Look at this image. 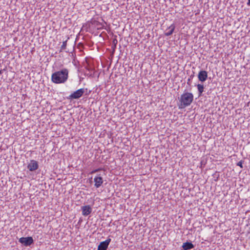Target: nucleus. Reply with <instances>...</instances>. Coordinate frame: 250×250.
Segmentation results:
<instances>
[{
  "instance_id": "nucleus-6",
  "label": "nucleus",
  "mask_w": 250,
  "mask_h": 250,
  "mask_svg": "<svg viewBox=\"0 0 250 250\" xmlns=\"http://www.w3.org/2000/svg\"><path fill=\"white\" fill-rule=\"evenodd\" d=\"M110 242L111 239L107 238L104 241L101 242L98 247V250H106Z\"/></svg>"
},
{
  "instance_id": "nucleus-3",
  "label": "nucleus",
  "mask_w": 250,
  "mask_h": 250,
  "mask_svg": "<svg viewBox=\"0 0 250 250\" xmlns=\"http://www.w3.org/2000/svg\"><path fill=\"white\" fill-rule=\"evenodd\" d=\"M19 242L24 246H28L31 245L33 243V239L31 236L21 237L19 239Z\"/></svg>"
},
{
  "instance_id": "nucleus-11",
  "label": "nucleus",
  "mask_w": 250,
  "mask_h": 250,
  "mask_svg": "<svg viewBox=\"0 0 250 250\" xmlns=\"http://www.w3.org/2000/svg\"><path fill=\"white\" fill-rule=\"evenodd\" d=\"M175 25L174 24H172L170 26H169L168 28V31L165 33V35L167 36H168L172 34L174 29H175Z\"/></svg>"
},
{
  "instance_id": "nucleus-9",
  "label": "nucleus",
  "mask_w": 250,
  "mask_h": 250,
  "mask_svg": "<svg viewBox=\"0 0 250 250\" xmlns=\"http://www.w3.org/2000/svg\"><path fill=\"white\" fill-rule=\"evenodd\" d=\"M198 77L200 81H205L208 77L207 72L206 71H200L198 74Z\"/></svg>"
},
{
  "instance_id": "nucleus-4",
  "label": "nucleus",
  "mask_w": 250,
  "mask_h": 250,
  "mask_svg": "<svg viewBox=\"0 0 250 250\" xmlns=\"http://www.w3.org/2000/svg\"><path fill=\"white\" fill-rule=\"evenodd\" d=\"M84 92V89L80 88V89L76 90V91L74 92L73 93H72L70 95V98L71 99H79V98H80L82 96V95H83Z\"/></svg>"
},
{
  "instance_id": "nucleus-16",
  "label": "nucleus",
  "mask_w": 250,
  "mask_h": 250,
  "mask_svg": "<svg viewBox=\"0 0 250 250\" xmlns=\"http://www.w3.org/2000/svg\"><path fill=\"white\" fill-rule=\"evenodd\" d=\"M99 170H100V169H94L91 172V174L95 173L97 172V171H98Z\"/></svg>"
},
{
  "instance_id": "nucleus-14",
  "label": "nucleus",
  "mask_w": 250,
  "mask_h": 250,
  "mask_svg": "<svg viewBox=\"0 0 250 250\" xmlns=\"http://www.w3.org/2000/svg\"><path fill=\"white\" fill-rule=\"evenodd\" d=\"M66 45H67V41L63 42L62 44L61 47L60 51H62L63 50H64L66 48Z\"/></svg>"
},
{
  "instance_id": "nucleus-18",
  "label": "nucleus",
  "mask_w": 250,
  "mask_h": 250,
  "mask_svg": "<svg viewBox=\"0 0 250 250\" xmlns=\"http://www.w3.org/2000/svg\"><path fill=\"white\" fill-rule=\"evenodd\" d=\"M1 74V71L0 70V75Z\"/></svg>"
},
{
  "instance_id": "nucleus-7",
  "label": "nucleus",
  "mask_w": 250,
  "mask_h": 250,
  "mask_svg": "<svg viewBox=\"0 0 250 250\" xmlns=\"http://www.w3.org/2000/svg\"><path fill=\"white\" fill-rule=\"evenodd\" d=\"M39 167L38 162L35 160H31L27 166L28 169L31 171L36 170Z\"/></svg>"
},
{
  "instance_id": "nucleus-8",
  "label": "nucleus",
  "mask_w": 250,
  "mask_h": 250,
  "mask_svg": "<svg viewBox=\"0 0 250 250\" xmlns=\"http://www.w3.org/2000/svg\"><path fill=\"white\" fill-rule=\"evenodd\" d=\"M82 214L84 216H87L92 212V208L89 205L82 207Z\"/></svg>"
},
{
  "instance_id": "nucleus-15",
  "label": "nucleus",
  "mask_w": 250,
  "mask_h": 250,
  "mask_svg": "<svg viewBox=\"0 0 250 250\" xmlns=\"http://www.w3.org/2000/svg\"><path fill=\"white\" fill-rule=\"evenodd\" d=\"M244 161L242 160H241L239 162L237 163V166L240 167L241 168H243V164Z\"/></svg>"
},
{
  "instance_id": "nucleus-17",
  "label": "nucleus",
  "mask_w": 250,
  "mask_h": 250,
  "mask_svg": "<svg viewBox=\"0 0 250 250\" xmlns=\"http://www.w3.org/2000/svg\"><path fill=\"white\" fill-rule=\"evenodd\" d=\"M247 4L248 6H250V0H248Z\"/></svg>"
},
{
  "instance_id": "nucleus-10",
  "label": "nucleus",
  "mask_w": 250,
  "mask_h": 250,
  "mask_svg": "<svg viewBox=\"0 0 250 250\" xmlns=\"http://www.w3.org/2000/svg\"><path fill=\"white\" fill-rule=\"evenodd\" d=\"M184 250H188L194 248V245L191 242L184 243L182 246Z\"/></svg>"
},
{
  "instance_id": "nucleus-12",
  "label": "nucleus",
  "mask_w": 250,
  "mask_h": 250,
  "mask_svg": "<svg viewBox=\"0 0 250 250\" xmlns=\"http://www.w3.org/2000/svg\"><path fill=\"white\" fill-rule=\"evenodd\" d=\"M197 88L199 93V96H200L203 92L204 91V87L202 84H198L197 85Z\"/></svg>"
},
{
  "instance_id": "nucleus-2",
  "label": "nucleus",
  "mask_w": 250,
  "mask_h": 250,
  "mask_svg": "<svg viewBox=\"0 0 250 250\" xmlns=\"http://www.w3.org/2000/svg\"><path fill=\"white\" fill-rule=\"evenodd\" d=\"M194 99L193 95L190 92H185L183 93L180 98V104L179 108H183L189 105L193 102Z\"/></svg>"
},
{
  "instance_id": "nucleus-1",
  "label": "nucleus",
  "mask_w": 250,
  "mask_h": 250,
  "mask_svg": "<svg viewBox=\"0 0 250 250\" xmlns=\"http://www.w3.org/2000/svg\"><path fill=\"white\" fill-rule=\"evenodd\" d=\"M69 71L67 68H63L52 74L51 81L56 84L63 83L68 78Z\"/></svg>"
},
{
  "instance_id": "nucleus-13",
  "label": "nucleus",
  "mask_w": 250,
  "mask_h": 250,
  "mask_svg": "<svg viewBox=\"0 0 250 250\" xmlns=\"http://www.w3.org/2000/svg\"><path fill=\"white\" fill-rule=\"evenodd\" d=\"M118 43V41L116 39H114L113 40V44L112 45V48L113 50H115V48H116V45Z\"/></svg>"
},
{
  "instance_id": "nucleus-5",
  "label": "nucleus",
  "mask_w": 250,
  "mask_h": 250,
  "mask_svg": "<svg viewBox=\"0 0 250 250\" xmlns=\"http://www.w3.org/2000/svg\"><path fill=\"white\" fill-rule=\"evenodd\" d=\"M94 186L96 188H100L103 184L104 180L103 177L100 175L98 174L94 178Z\"/></svg>"
}]
</instances>
